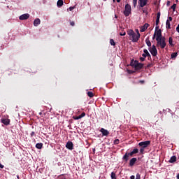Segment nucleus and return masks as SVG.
<instances>
[{"label":"nucleus","instance_id":"423d86ee","mask_svg":"<svg viewBox=\"0 0 179 179\" xmlns=\"http://www.w3.org/2000/svg\"><path fill=\"white\" fill-rule=\"evenodd\" d=\"M150 145V141H146L144 142H140L138 143V146H141V148H146Z\"/></svg>","mask_w":179,"mask_h":179},{"label":"nucleus","instance_id":"052dcab7","mask_svg":"<svg viewBox=\"0 0 179 179\" xmlns=\"http://www.w3.org/2000/svg\"><path fill=\"white\" fill-rule=\"evenodd\" d=\"M34 73H36V71H34Z\"/></svg>","mask_w":179,"mask_h":179},{"label":"nucleus","instance_id":"f257e3e1","mask_svg":"<svg viewBox=\"0 0 179 179\" xmlns=\"http://www.w3.org/2000/svg\"><path fill=\"white\" fill-rule=\"evenodd\" d=\"M157 48L163 50L166 48V38L164 36H162V29H159V31H157Z\"/></svg>","mask_w":179,"mask_h":179},{"label":"nucleus","instance_id":"6e6552de","mask_svg":"<svg viewBox=\"0 0 179 179\" xmlns=\"http://www.w3.org/2000/svg\"><path fill=\"white\" fill-rule=\"evenodd\" d=\"M161 17V12H157V20H156V31L159 29V19Z\"/></svg>","mask_w":179,"mask_h":179},{"label":"nucleus","instance_id":"8fccbe9b","mask_svg":"<svg viewBox=\"0 0 179 179\" xmlns=\"http://www.w3.org/2000/svg\"><path fill=\"white\" fill-rule=\"evenodd\" d=\"M131 179H134V176H131Z\"/></svg>","mask_w":179,"mask_h":179},{"label":"nucleus","instance_id":"4be33fe9","mask_svg":"<svg viewBox=\"0 0 179 179\" xmlns=\"http://www.w3.org/2000/svg\"><path fill=\"white\" fill-rule=\"evenodd\" d=\"M166 27L168 29H171V22L169 20H166Z\"/></svg>","mask_w":179,"mask_h":179},{"label":"nucleus","instance_id":"cd10ccee","mask_svg":"<svg viewBox=\"0 0 179 179\" xmlns=\"http://www.w3.org/2000/svg\"><path fill=\"white\" fill-rule=\"evenodd\" d=\"M177 55H178L177 52H173L171 54V58L172 59L176 58V57H177Z\"/></svg>","mask_w":179,"mask_h":179},{"label":"nucleus","instance_id":"a18cd8bd","mask_svg":"<svg viewBox=\"0 0 179 179\" xmlns=\"http://www.w3.org/2000/svg\"><path fill=\"white\" fill-rule=\"evenodd\" d=\"M169 22L170 21H172V17H169V20H168Z\"/></svg>","mask_w":179,"mask_h":179},{"label":"nucleus","instance_id":"bf43d9fd","mask_svg":"<svg viewBox=\"0 0 179 179\" xmlns=\"http://www.w3.org/2000/svg\"><path fill=\"white\" fill-rule=\"evenodd\" d=\"M150 67V65H148V68H149Z\"/></svg>","mask_w":179,"mask_h":179},{"label":"nucleus","instance_id":"f704fd0d","mask_svg":"<svg viewBox=\"0 0 179 179\" xmlns=\"http://www.w3.org/2000/svg\"><path fill=\"white\" fill-rule=\"evenodd\" d=\"M145 148H141V149H140V153L141 154H143V152H145Z\"/></svg>","mask_w":179,"mask_h":179},{"label":"nucleus","instance_id":"4468645a","mask_svg":"<svg viewBox=\"0 0 179 179\" xmlns=\"http://www.w3.org/2000/svg\"><path fill=\"white\" fill-rule=\"evenodd\" d=\"M30 15L29 14H22L20 17V20H26L27 19L29 18Z\"/></svg>","mask_w":179,"mask_h":179},{"label":"nucleus","instance_id":"e2e57ef3","mask_svg":"<svg viewBox=\"0 0 179 179\" xmlns=\"http://www.w3.org/2000/svg\"><path fill=\"white\" fill-rule=\"evenodd\" d=\"M116 1H121V0H116Z\"/></svg>","mask_w":179,"mask_h":179},{"label":"nucleus","instance_id":"4c0bfd02","mask_svg":"<svg viewBox=\"0 0 179 179\" xmlns=\"http://www.w3.org/2000/svg\"><path fill=\"white\" fill-rule=\"evenodd\" d=\"M85 115H86L85 113H81V115H80L79 116L83 118V117H85Z\"/></svg>","mask_w":179,"mask_h":179},{"label":"nucleus","instance_id":"9b49d317","mask_svg":"<svg viewBox=\"0 0 179 179\" xmlns=\"http://www.w3.org/2000/svg\"><path fill=\"white\" fill-rule=\"evenodd\" d=\"M100 132L103 136H108L109 135V131L108 130H106L104 128H101Z\"/></svg>","mask_w":179,"mask_h":179},{"label":"nucleus","instance_id":"c85d7f7f","mask_svg":"<svg viewBox=\"0 0 179 179\" xmlns=\"http://www.w3.org/2000/svg\"><path fill=\"white\" fill-rule=\"evenodd\" d=\"M120 36H125L127 34L125 31H124V29H122V32H120Z\"/></svg>","mask_w":179,"mask_h":179},{"label":"nucleus","instance_id":"f8f14e48","mask_svg":"<svg viewBox=\"0 0 179 179\" xmlns=\"http://www.w3.org/2000/svg\"><path fill=\"white\" fill-rule=\"evenodd\" d=\"M136 162H137V159L136 157L131 159L130 162H129V166H130L131 167H133L134 164L136 163Z\"/></svg>","mask_w":179,"mask_h":179},{"label":"nucleus","instance_id":"dca6fc26","mask_svg":"<svg viewBox=\"0 0 179 179\" xmlns=\"http://www.w3.org/2000/svg\"><path fill=\"white\" fill-rule=\"evenodd\" d=\"M176 162H177V157H176V156L171 157V158H170V159H169V163L170 164H173Z\"/></svg>","mask_w":179,"mask_h":179},{"label":"nucleus","instance_id":"f3484780","mask_svg":"<svg viewBox=\"0 0 179 179\" xmlns=\"http://www.w3.org/2000/svg\"><path fill=\"white\" fill-rule=\"evenodd\" d=\"M143 52L146 55V57H148V59L150 60L151 58L150 54L149 53L148 50L147 49H144Z\"/></svg>","mask_w":179,"mask_h":179},{"label":"nucleus","instance_id":"39448f33","mask_svg":"<svg viewBox=\"0 0 179 179\" xmlns=\"http://www.w3.org/2000/svg\"><path fill=\"white\" fill-rule=\"evenodd\" d=\"M148 51H150L151 55L156 57L158 55L157 49L155 45H152V48H148Z\"/></svg>","mask_w":179,"mask_h":179},{"label":"nucleus","instance_id":"c9c22d12","mask_svg":"<svg viewBox=\"0 0 179 179\" xmlns=\"http://www.w3.org/2000/svg\"><path fill=\"white\" fill-rule=\"evenodd\" d=\"M76 8V6L69 8V10L73 11Z\"/></svg>","mask_w":179,"mask_h":179},{"label":"nucleus","instance_id":"f03ea898","mask_svg":"<svg viewBox=\"0 0 179 179\" xmlns=\"http://www.w3.org/2000/svg\"><path fill=\"white\" fill-rule=\"evenodd\" d=\"M127 34L129 36H130V40L132 43H137L141 37V34H136L133 29H128Z\"/></svg>","mask_w":179,"mask_h":179},{"label":"nucleus","instance_id":"4d7b16f0","mask_svg":"<svg viewBox=\"0 0 179 179\" xmlns=\"http://www.w3.org/2000/svg\"><path fill=\"white\" fill-rule=\"evenodd\" d=\"M39 115H42V113H41H41H39Z\"/></svg>","mask_w":179,"mask_h":179},{"label":"nucleus","instance_id":"5fc2aeb1","mask_svg":"<svg viewBox=\"0 0 179 179\" xmlns=\"http://www.w3.org/2000/svg\"><path fill=\"white\" fill-rule=\"evenodd\" d=\"M17 179H20L19 175L17 176Z\"/></svg>","mask_w":179,"mask_h":179},{"label":"nucleus","instance_id":"393cba45","mask_svg":"<svg viewBox=\"0 0 179 179\" xmlns=\"http://www.w3.org/2000/svg\"><path fill=\"white\" fill-rule=\"evenodd\" d=\"M159 31V29L156 30L155 31V33H154L153 34V37H152V39L155 40L157 38V31Z\"/></svg>","mask_w":179,"mask_h":179},{"label":"nucleus","instance_id":"473e14b6","mask_svg":"<svg viewBox=\"0 0 179 179\" xmlns=\"http://www.w3.org/2000/svg\"><path fill=\"white\" fill-rule=\"evenodd\" d=\"M136 64V61H134V60L132 59V60L131 61L130 65H131L132 67H134Z\"/></svg>","mask_w":179,"mask_h":179},{"label":"nucleus","instance_id":"37998d69","mask_svg":"<svg viewBox=\"0 0 179 179\" xmlns=\"http://www.w3.org/2000/svg\"><path fill=\"white\" fill-rule=\"evenodd\" d=\"M0 168L1 169H3L4 168V166L3 164H1V163H0Z\"/></svg>","mask_w":179,"mask_h":179},{"label":"nucleus","instance_id":"de8ad7c7","mask_svg":"<svg viewBox=\"0 0 179 179\" xmlns=\"http://www.w3.org/2000/svg\"><path fill=\"white\" fill-rule=\"evenodd\" d=\"M136 33H137L136 34H137V35H138V33L140 34V33H139V30L136 29Z\"/></svg>","mask_w":179,"mask_h":179},{"label":"nucleus","instance_id":"3c124183","mask_svg":"<svg viewBox=\"0 0 179 179\" xmlns=\"http://www.w3.org/2000/svg\"><path fill=\"white\" fill-rule=\"evenodd\" d=\"M137 3V1H134V4H136Z\"/></svg>","mask_w":179,"mask_h":179},{"label":"nucleus","instance_id":"6ab92c4d","mask_svg":"<svg viewBox=\"0 0 179 179\" xmlns=\"http://www.w3.org/2000/svg\"><path fill=\"white\" fill-rule=\"evenodd\" d=\"M145 43H146L148 48H150V47H152V43H150L148 38L145 40Z\"/></svg>","mask_w":179,"mask_h":179},{"label":"nucleus","instance_id":"ea45409f","mask_svg":"<svg viewBox=\"0 0 179 179\" xmlns=\"http://www.w3.org/2000/svg\"><path fill=\"white\" fill-rule=\"evenodd\" d=\"M138 83L143 85V84H145V80H138Z\"/></svg>","mask_w":179,"mask_h":179},{"label":"nucleus","instance_id":"58836bf2","mask_svg":"<svg viewBox=\"0 0 179 179\" xmlns=\"http://www.w3.org/2000/svg\"><path fill=\"white\" fill-rule=\"evenodd\" d=\"M140 61L141 62H144V61H145V57H140Z\"/></svg>","mask_w":179,"mask_h":179},{"label":"nucleus","instance_id":"72a5a7b5","mask_svg":"<svg viewBox=\"0 0 179 179\" xmlns=\"http://www.w3.org/2000/svg\"><path fill=\"white\" fill-rule=\"evenodd\" d=\"M176 6H177V4L173 3V4L172 5L171 9L173 10V11H175Z\"/></svg>","mask_w":179,"mask_h":179},{"label":"nucleus","instance_id":"49530a36","mask_svg":"<svg viewBox=\"0 0 179 179\" xmlns=\"http://www.w3.org/2000/svg\"><path fill=\"white\" fill-rule=\"evenodd\" d=\"M143 58H146L147 57V56L145 55V53H144V54H143Z\"/></svg>","mask_w":179,"mask_h":179},{"label":"nucleus","instance_id":"a211bd4d","mask_svg":"<svg viewBox=\"0 0 179 179\" xmlns=\"http://www.w3.org/2000/svg\"><path fill=\"white\" fill-rule=\"evenodd\" d=\"M40 23H41V20L38 18H37L34 21V26L38 27L40 24Z\"/></svg>","mask_w":179,"mask_h":179},{"label":"nucleus","instance_id":"864d4df0","mask_svg":"<svg viewBox=\"0 0 179 179\" xmlns=\"http://www.w3.org/2000/svg\"><path fill=\"white\" fill-rule=\"evenodd\" d=\"M115 19H117V15H115Z\"/></svg>","mask_w":179,"mask_h":179},{"label":"nucleus","instance_id":"13d9d810","mask_svg":"<svg viewBox=\"0 0 179 179\" xmlns=\"http://www.w3.org/2000/svg\"><path fill=\"white\" fill-rule=\"evenodd\" d=\"M117 3H120V1H117Z\"/></svg>","mask_w":179,"mask_h":179},{"label":"nucleus","instance_id":"9d476101","mask_svg":"<svg viewBox=\"0 0 179 179\" xmlns=\"http://www.w3.org/2000/svg\"><path fill=\"white\" fill-rule=\"evenodd\" d=\"M149 27H150L149 24H148V23L144 24V25L143 27H141L140 31L141 33L145 32L146 31V29H148Z\"/></svg>","mask_w":179,"mask_h":179},{"label":"nucleus","instance_id":"bb28decb","mask_svg":"<svg viewBox=\"0 0 179 179\" xmlns=\"http://www.w3.org/2000/svg\"><path fill=\"white\" fill-rule=\"evenodd\" d=\"M111 178H112V179H117V176H116L115 172H112V173H111Z\"/></svg>","mask_w":179,"mask_h":179},{"label":"nucleus","instance_id":"0eeeda50","mask_svg":"<svg viewBox=\"0 0 179 179\" xmlns=\"http://www.w3.org/2000/svg\"><path fill=\"white\" fill-rule=\"evenodd\" d=\"M135 63H136V64H134V67L135 69H136V71H139L141 69H142L143 68V63H139L138 61H135Z\"/></svg>","mask_w":179,"mask_h":179},{"label":"nucleus","instance_id":"e433bc0d","mask_svg":"<svg viewBox=\"0 0 179 179\" xmlns=\"http://www.w3.org/2000/svg\"><path fill=\"white\" fill-rule=\"evenodd\" d=\"M36 136V134H35L34 131L31 132V134H30L31 137H33V136Z\"/></svg>","mask_w":179,"mask_h":179},{"label":"nucleus","instance_id":"603ef678","mask_svg":"<svg viewBox=\"0 0 179 179\" xmlns=\"http://www.w3.org/2000/svg\"><path fill=\"white\" fill-rule=\"evenodd\" d=\"M143 13H146V10H143Z\"/></svg>","mask_w":179,"mask_h":179},{"label":"nucleus","instance_id":"7ed1b4c3","mask_svg":"<svg viewBox=\"0 0 179 179\" xmlns=\"http://www.w3.org/2000/svg\"><path fill=\"white\" fill-rule=\"evenodd\" d=\"M138 152H139V150L137 148L132 150L131 152H126L124 157H122V161L127 163L129 160L130 157H133L134 154H138Z\"/></svg>","mask_w":179,"mask_h":179},{"label":"nucleus","instance_id":"2f4dec72","mask_svg":"<svg viewBox=\"0 0 179 179\" xmlns=\"http://www.w3.org/2000/svg\"><path fill=\"white\" fill-rule=\"evenodd\" d=\"M110 44H111V45H115V43L113 39H110Z\"/></svg>","mask_w":179,"mask_h":179},{"label":"nucleus","instance_id":"1a4fd4ad","mask_svg":"<svg viewBox=\"0 0 179 179\" xmlns=\"http://www.w3.org/2000/svg\"><path fill=\"white\" fill-rule=\"evenodd\" d=\"M1 122L5 126H8L10 124V120L8 118H1Z\"/></svg>","mask_w":179,"mask_h":179},{"label":"nucleus","instance_id":"a878e982","mask_svg":"<svg viewBox=\"0 0 179 179\" xmlns=\"http://www.w3.org/2000/svg\"><path fill=\"white\" fill-rule=\"evenodd\" d=\"M58 179H66V177L64 174H62L58 176Z\"/></svg>","mask_w":179,"mask_h":179},{"label":"nucleus","instance_id":"7c9ffc66","mask_svg":"<svg viewBox=\"0 0 179 179\" xmlns=\"http://www.w3.org/2000/svg\"><path fill=\"white\" fill-rule=\"evenodd\" d=\"M82 119V117L80 116H73V120H80Z\"/></svg>","mask_w":179,"mask_h":179},{"label":"nucleus","instance_id":"680f3d73","mask_svg":"<svg viewBox=\"0 0 179 179\" xmlns=\"http://www.w3.org/2000/svg\"><path fill=\"white\" fill-rule=\"evenodd\" d=\"M133 1H138V0H133Z\"/></svg>","mask_w":179,"mask_h":179},{"label":"nucleus","instance_id":"2eb2a0df","mask_svg":"<svg viewBox=\"0 0 179 179\" xmlns=\"http://www.w3.org/2000/svg\"><path fill=\"white\" fill-rule=\"evenodd\" d=\"M138 5L140 6V8H144L147 5L146 1H140L138 2Z\"/></svg>","mask_w":179,"mask_h":179},{"label":"nucleus","instance_id":"20e7f679","mask_svg":"<svg viewBox=\"0 0 179 179\" xmlns=\"http://www.w3.org/2000/svg\"><path fill=\"white\" fill-rule=\"evenodd\" d=\"M132 12V8L130 4H126L124 7V15L125 17H128Z\"/></svg>","mask_w":179,"mask_h":179},{"label":"nucleus","instance_id":"b1692460","mask_svg":"<svg viewBox=\"0 0 179 179\" xmlns=\"http://www.w3.org/2000/svg\"><path fill=\"white\" fill-rule=\"evenodd\" d=\"M87 94L88 97H90V98H92L94 96V94H93L92 92H88L87 93Z\"/></svg>","mask_w":179,"mask_h":179},{"label":"nucleus","instance_id":"69168bd1","mask_svg":"<svg viewBox=\"0 0 179 179\" xmlns=\"http://www.w3.org/2000/svg\"><path fill=\"white\" fill-rule=\"evenodd\" d=\"M178 27H179V24H178Z\"/></svg>","mask_w":179,"mask_h":179},{"label":"nucleus","instance_id":"c756f323","mask_svg":"<svg viewBox=\"0 0 179 179\" xmlns=\"http://www.w3.org/2000/svg\"><path fill=\"white\" fill-rule=\"evenodd\" d=\"M113 144L119 145L120 144V140L119 139H116V140L113 141Z\"/></svg>","mask_w":179,"mask_h":179},{"label":"nucleus","instance_id":"412c9836","mask_svg":"<svg viewBox=\"0 0 179 179\" xmlns=\"http://www.w3.org/2000/svg\"><path fill=\"white\" fill-rule=\"evenodd\" d=\"M169 43L170 45L173 46V39L172 38V37H169Z\"/></svg>","mask_w":179,"mask_h":179},{"label":"nucleus","instance_id":"09e8293b","mask_svg":"<svg viewBox=\"0 0 179 179\" xmlns=\"http://www.w3.org/2000/svg\"><path fill=\"white\" fill-rule=\"evenodd\" d=\"M176 178L179 179V174H178V176H176Z\"/></svg>","mask_w":179,"mask_h":179},{"label":"nucleus","instance_id":"338daca9","mask_svg":"<svg viewBox=\"0 0 179 179\" xmlns=\"http://www.w3.org/2000/svg\"><path fill=\"white\" fill-rule=\"evenodd\" d=\"M113 1H115V0H113Z\"/></svg>","mask_w":179,"mask_h":179},{"label":"nucleus","instance_id":"ddd939ff","mask_svg":"<svg viewBox=\"0 0 179 179\" xmlns=\"http://www.w3.org/2000/svg\"><path fill=\"white\" fill-rule=\"evenodd\" d=\"M66 148L70 150H73V142L69 141L67 144H66Z\"/></svg>","mask_w":179,"mask_h":179},{"label":"nucleus","instance_id":"a19ab883","mask_svg":"<svg viewBox=\"0 0 179 179\" xmlns=\"http://www.w3.org/2000/svg\"><path fill=\"white\" fill-rule=\"evenodd\" d=\"M136 179H141V175L139 173L136 174Z\"/></svg>","mask_w":179,"mask_h":179},{"label":"nucleus","instance_id":"c03bdc74","mask_svg":"<svg viewBox=\"0 0 179 179\" xmlns=\"http://www.w3.org/2000/svg\"><path fill=\"white\" fill-rule=\"evenodd\" d=\"M176 31H178V33H179V27H176Z\"/></svg>","mask_w":179,"mask_h":179},{"label":"nucleus","instance_id":"5701e85b","mask_svg":"<svg viewBox=\"0 0 179 179\" xmlns=\"http://www.w3.org/2000/svg\"><path fill=\"white\" fill-rule=\"evenodd\" d=\"M63 5H64V1H57V6L59 8H60L61 6H63Z\"/></svg>","mask_w":179,"mask_h":179},{"label":"nucleus","instance_id":"0e129e2a","mask_svg":"<svg viewBox=\"0 0 179 179\" xmlns=\"http://www.w3.org/2000/svg\"><path fill=\"white\" fill-rule=\"evenodd\" d=\"M59 1H62V0H59Z\"/></svg>","mask_w":179,"mask_h":179},{"label":"nucleus","instance_id":"79ce46f5","mask_svg":"<svg viewBox=\"0 0 179 179\" xmlns=\"http://www.w3.org/2000/svg\"><path fill=\"white\" fill-rule=\"evenodd\" d=\"M76 23L74 22H71V26H75Z\"/></svg>","mask_w":179,"mask_h":179},{"label":"nucleus","instance_id":"6e6d98bb","mask_svg":"<svg viewBox=\"0 0 179 179\" xmlns=\"http://www.w3.org/2000/svg\"><path fill=\"white\" fill-rule=\"evenodd\" d=\"M169 3H170V1H168V3H166V5H168V6H169Z\"/></svg>","mask_w":179,"mask_h":179},{"label":"nucleus","instance_id":"aec40b11","mask_svg":"<svg viewBox=\"0 0 179 179\" xmlns=\"http://www.w3.org/2000/svg\"><path fill=\"white\" fill-rule=\"evenodd\" d=\"M36 148L38 149H42L43 148V143H38L36 145Z\"/></svg>","mask_w":179,"mask_h":179}]
</instances>
